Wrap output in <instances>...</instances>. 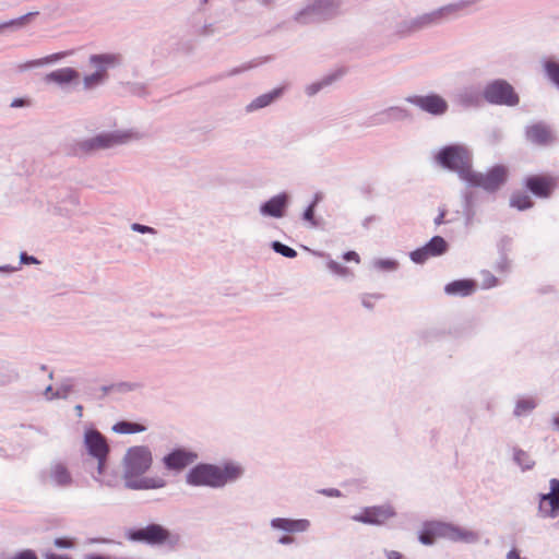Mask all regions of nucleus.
<instances>
[{
	"mask_svg": "<svg viewBox=\"0 0 559 559\" xmlns=\"http://www.w3.org/2000/svg\"><path fill=\"white\" fill-rule=\"evenodd\" d=\"M26 104V100L23 99V98H15L12 103H11V107L12 108H19V107H23L25 106Z\"/></svg>",
	"mask_w": 559,
	"mask_h": 559,
	"instance_id": "58",
	"label": "nucleus"
},
{
	"mask_svg": "<svg viewBox=\"0 0 559 559\" xmlns=\"http://www.w3.org/2000/svg\"><path fill=\"white\" fill-rule=\"evenodd\" d=\"M537 403L532 397H523L516 401L513 414L515 417H521L530 414L535 407Z\"/></svg>",
	"mask_w": 559,
	"mask_h": 559,
	"instance_id": "32",
	"label": "nucleus"
},
{
	"mask_svg": "<svg viewBox=\"0 0 559 559\" xmlns=\"http://www.w3.org/2000/svg\"><path fill=\"white\" fill-rule=\"evenodd\" d=\"M527 139L539 145L551 142L552 135L550 129L544 123H536L526 129Z\"/></svg>",
	"mask_w": 559,
	"mask_h": 559,
	"instance_id": "24",
	"label": "nucleus"
},
{
	"mask_svg": "<svg viewBox=\"0 0 559 559\" xmlns=\"http://www.w3.org/2000/svg\"><path fill=\"white\" fill-rule=\"evenodd\" d=\"M343 259L345 261H355L356 263L360 262V258L357 252L355 251H347L343 254Z\"/></svg>",
	"mask_w": 559,
	"mask_h": 559,
	"instance_id": "49",
	"label": "nucleus"
},
{
	"mask_svg": "<svg viewBox=\"0 0 559 559\" xmlns=\"http://www.w3.org/2000/svg\"><path fill=\"white\" fill-rule=\"evenodd\" d=\"M395 516V510L391 504L367 507L352 516V520L368 525H382Z\"/></svg>",
	"mask_w": 559,
	"mask_h": 559,
	"instance_id": "13",
	"label": "nucleus"
},
{
	"mask_svg": "<svg viewBox=\"0 0 559 559\" xmlns=\"http://www.w3.org/2000/svg\"><path fill=\"white\" fill-rule=\"evenodd\" d=\"M73 392V383L71 379H64L52 393V397L66 400Z\"/></svg>",
	"mask_w": 559,
	"mask_h": 559,
	"instance_id": "38",
	"label": "nucleus"
},
{
	"mask_svg": "<svg viewBox=\"0 0 559 559\" xmlns=\"http://www.w3.org/2000/svg\"><path fill=\"white\" fill-rule=\"evenodd\" d=\"M442 168L456 173L466 182L472 171V153L463 144H451L441 147L433 156Z\"/></svg>",
	"mask_w": 559,
	"mask_h": 559,
	"instance_id": "3",
	"label": "nucleus"
},
{
	"mask_svg": "<svg viewBox=\"0 0 559 559\" xmlns=\"http://www.w3.org/2000/svg\"><path fill=\"white\" fill-rule=\"evenodd\" d=\"M112 430L117 433H136L145 430V427L138 423L121 420L114 425Z\"/></svg>",
	"mask_w": 559,
	"mask_h": 559,
	"instance_id": "33",
	"label": "nucleus"
},
{
	"mask_svg": "<svg viewBox=\"0 0 559 559\" xmlns=\"http://www.w3.org/2000/svg\"><path fill=\"white\" fill-rule=\"evenodd\" d=\"M280 0H255V2L263 8H273Z\"/></svg>",
	"mask_w": 559,
	"mask_h": 559,
	"instance_id": "54",
	"label": "nucleus"
},
{
	"mask_svg": "<svg viewBox=\"0 0 559 559\" xmlns=\"http://www.w3.org/2000/svg\"><path fill=\"white\" fill-rule=\"evenodd\" d=\"M153 464V454L147 445H134L129 448L121 461L122 479L124 487L132 480L143 476Z\"/></svg>",
	"mask_w": 559,
	"mask_h": 559,
	"instance_id": "4",
	"label": "nucleus"
},
{
	"mask_svg": "<svg viewBox=\"0 0 559 559\" xmlns=\"http://www.w3.org/2000/svg\"><path fill=\"white\" fill-rule=\"evenodd\" d=\"M552 425L559 428V414L552 418Z\"/></svg>",
	"mask_w": 559,
	"mask_h": 559,
	"instance_id": "64",
	"label": "nucleus"
},
{
	"mask_svg": "<svg viewBox=\"0 0 559 559\" xmlns=\"http://www.w3.org/2000/svg\"><path fill=\"white\" fill-rule=\"evenodd\" d=\"M538 510L544 518L555 519L559 514V496L540 493Z\"/></svg>",
	"mask_w": 559,
	"mask_h": 559,
	"instance_id": "22",
	"label": "nucleus"
},
{
	"mask_svg": "<svg viewBox=\"0 0 559 559\" xmlns=\"http://www.w3.org/2000/svg\"><path fill=\"white\" fill-rule=\"evenodd\" d=\"M271 248L274 250V252H276L285 258L293 259V258L297 257V251L294 248H292L281 241H277V240L273 241L271 243Z\"/></svg>",
	"mask_w": 559,
	"mask_h": 559,
	"instance_id": "39",
	"label": "nucleus"
},
{
	"mask_svg": "<svg viewBox=\"0 0 559 559\" xmlns=\"http://www.w3.org/2000/svg\"><path fill=\"white\" fill-rule=\"evenodd\" d=\"M53 389L51 385H48L44 391V396L47 401L56 400V397H52Z\"/></svg>",
	"mask_w": 559,
	"mask_h": 559,
	"instance_id": "57",
	"label": "nucleus"
},
{
	"mask_svg": "<svg viewBox=\"0 0 559 559\" xmlns=\"http://www.w3.org/2000/svg\"><path fill=\"white\" fill-rule=\"evenodd\" d=\"M527 189L539 198H547L550 195L555 182L551 178L542 176H532L526 179Z\"/></svg>",
	"mask_w": 559,
	"mask_h": 559,
	"instance_id": "20",
	"label": "nucleus"
},
{
	"mask_svg": "<svg viewBox=\"0 0 559 559\" xmlns=\"http://www.w3.org/2000/svg\"><path fill=\"white\" fill-rule=\"evenodd\" d=\"M85 559H110V557L103 556V555H91V556H87Z\"/></svg>",
	"mask_w": 559,
	"mask_h": 559,
	"instance_id": "62",
	"label": "nucleus"
},
{
	"mask_svg": "<svg viewBox=\"0 0 559 559\" xmlns=\"http://www.w3.org/2000/svg\"><path fill=\"white\" fill-rule=\"evenodd\" d=\"M117 58L114 55H92L90 62L96 68L102 70V74L106 75L107 69L116 64Z\"/></svg>",
	"mask_w": 559,
	"mask_h": 559,
	"instance_id": "31",
	"label": "nucleus"
},
{
	"mask_svg": "<svg viewBox=\"0 0 559 559\" xmlns=\"http://www.w3.org/2000/svg\"><path fill=\"white\" fill-rule=\"evenodd\" d=\"M503 138V132L499 128H493L487 133V141L490 144H496Z\"/></svg>",
	"mask_w": 559,
	"mask_h": 559,
	"instance_id": "46",
	"label": "nucleus"
},
{
	"mask_svg": "<svg viewBox=\"0 0 559 559\" xmlns=\"http://www.w3.org/2000/svg\"><path fill=\"white\" fill-rule=\"evenodd\" d=\"M91 543L92 544H96V543L111 544L112 540L111 539H107V538H93V539H91Z\"/></svg>",
	"mask_w": 559,
	"mask_h": 559,
	"instance_id": "61",
	"label": "nucleus"
},
{
	"mask_svg": "<svg viewBox=\"0 0 559 559\" xmlns=\"http://www.w3.org/2000/svg\"><path fill=\"white\" fill-rule=\"evenodd\" d=\"M386 559H404L403 555L395 550L386 551Z\"/></svg>",
	"mask_w": 559,
	"mask_h": 559,
	"instance_id": "56",
	"label": "nucleus"
},
{
	"mask_svg": "<svg viewBox=\"0 0 559 559\" xmlns=\"http://www.w3.org/2000/svg\"><path fill=\"white\" fill-rule=\"evenodd\" d=\"M320 492L328 497H340L342 495L341 491L335 488L322 489Z\"/></svg>",
	"mask_w": 559,
	"mask_h": 559,
	"instance_id": "51",
	"label": "nucleus"
},
{
	"mask_svg": "<svg viewBox=\"0 0 559 559\" xmlns=\"http://www.w3.org/2000/svg\"><path fill=\"white\" fill-rule=\"evenodd\" d=\"M341 4V0H313L294 14V21L309 24L332 14Z\"/></svg>",
	"mask_w": 559,
	"mask_h": 559,
	"instance_id": "10",
	"label": "nucleus"
},
{
	"mask_svg": "<svg viewBox=\"0 0 559 559\" xmlns=\"http://www.w3.org/2000/svg\"><path fill=\"white\" fill-rule=\"evenodd\" d=\"M270 526L272 530L287 534H299L307 532L311 523L307 519L274 518L270 521Z\"/></svg>",
	"mask_w": 559,
	"mask_h": 559,
	"instance_id": "18",
	"label": "nucleus"
},
{
	"mask_svg": "<svg viewBox=\"0 0 559 559\" xmlns=\"http://www.w3.org/2000/svg\"><path fill=\"white\" fill-rule=\"evenodd\" d=\"M341 78V73H331L325 76H323L321 80L310 83L305 87V93L312 97L317 95L319 92H321L323 88L329 87L332 85L336 80Z\"/></svg>",
	"mask_w": 559,
	"mask_h": 559,
	"instance_id": "28",
	"label": "nucleus"
},
{
	"mask_svg": "<svg viewBox=\"0 0 559 559\" xmlns=\"http://www.w3.org/2000/svg\"><path fill=\"white\" fill-rule=\"evenodd\" d=\"M45 559H70L66 556H61V555H58V554H55V552H47L45 555Z\"/></svg>",
	"mask_w": 559,
	"mask_h": 559,
	"instance_id": "59",
	"label": "nucleus"
},
{
	"mask_svg": "<svg viewBox=\"0 0 559 559\" xmlns=\"http://www.w3.org/2000/svg\"><path fill=\"white\" fill-rule=\"evenodd\" d=\"M512 461L522 473L533 471L536 465L532 454L519 447L512 449Z\"/></svg>",
	"mask_w": 559,
	"mask_h": 559,
	"instance_id": "25",
	"label": "nucleus"
},
{
	"mask_svg": "<svg viewBox=\"0 0 559 559\" xmlns=\"http://www.w3.org/2000/svg\"><path fill=\"white\" fill-rule=\"evenodd\" d=\"M126 536L131 542L145 543L148 545H167L171 548L178 546L181 540L178 533L170 532L155 523L141 528L128 530Z\"/></svg>",
	"mask_w": 559,
	"mask_h": 559,
	"instance_id": "5",
	"label": "nucleus"
},
{
	"mask_svg": "<svg viewBox=\"0 0 559 559\" xmlns=\"http://www.w3.org/2000/svg\"><path fill=\"white\" fill-rule=\"evenodd\" d=\"M444 217H445V211L444 210H440L438 216L433 221L435 225L439 226V225H441L443 223L452 222L451 219L450 221H444Z\"/></svg>",
	"mask_w": 559,
	"mask_h": 559,
	"instance_id": "52",
	"label": "nucleus"
},
{
	"mask_svg": "<svg viewBox=\"0 0 559 559\" xmlns=\"http://www.w3.org/2000/svg\"><path fill=\"white\" fill-rule=\"evenodd\" d=\"M320 194H316L312 202L302 212V221L307 224V227L309 228H318L321 225L320 219L316 217V206L320 202Z\"/></svg>",
	"mask_w": 559,
	"mask_h": 559,
	"instance_id": "30",
	"label": "nucleus"
},
{
	"mask_svg": "<svg viewBox=\"0 0 559 559\" xmlns=\"http://www.w3.org/2000/svg\"><path fill=\"white\" fill-rule=\"evenodd\" d=\"M442 538L453 543L476 544L480 536L466 527L442 521H427L423 524L418 539L423 545L431 546L436 539Z\"/></svg>",
	"mask_w": 559,
	"mask_h": 559,
	"instance_id": "2",
	"label": "nucleus"
},
{
	"mask_svg": "<svg viewBox=\"0 0 559 559\" xmlns=\"http://www.w3.org/2000/svg\"><path fill=\"white\" fill-rule=\"evenodd\" d=\"M449 250V243L441 236H433L425 246L412 251L409 258L414 263L423 264L429 258L440 257Z\"/></svg>",
	"mask_w": 559,
	"mask_h": 559,
	"instance_id": "14",
	"label": "nucleus"
},
{
	"mask_svg": "<svg viewBox=\"0 0 559 559\" xmlns=\"http://www.w3.org/2000/svg\"><path fill=\"white\" fill-rule=\"evenodd\" d=\"M71 53H72L71 51L56 52V53L49 55V56L40 58V59L28 61V62L24 63L23 66H21L20 69L26 70V69H32V68H37V67H43L46 64L55 63V62L61 60L62 58L70 56Z\"/></svg>",
	"mask_w": 559,
	"mask_h": 559,
	"instance_id": "29",
	"label": "nucleus"
},
{
	"mask_svg": "<svg viewBox=\"0 0 559 559\" xmlns=\"http://www.w3.org/2000/svg\"><path fill=\"white\" fill-rule=\"evenodd\" d=\"M326 267L334 274L341 276V277H349L352 276V272L347 266L342 265L341 263L329 260L326 263Z\"/></svg>",
	"mask_w": 559,
	"mask_h": 559,
	"instance_id": "40",
	"label": "nucleus"
},
{
	"mask_svg": "<svg viewBox=\"0 0 559 559\" xmlns=\"http://www.w3.org/2000/svg\"><path fill=\"white\" fill-rule=\"evenodd\" d=\"M53 545L60 549H70L74 547V540L68 537H58L53 540Z\"/></svg>",
	"mask_w": 559,
	"mask_h": 559,
	"instance_id": "44",
	"label": "nucleus"
},
{
	"mask_svg": "<svg viewBox=\"0 0 559 559\" xmlns=\"http://www.w3.org/2000/svg\"><path fill=\"white\" fill-rule=\"evenodd\" d=\"M475 211L472 207V198L469 194L465 195V204H464V217H465V226L469 227L474 223Z\"/></svg>",
	"mask_w": 559,
	"mask_h": 559,
	"instance_id": "41",
	"label": "nucleus"
},
{
	"mask_svg": "<svg viewBox=\"0 0 559 559\" xmlns=\"http://www.w3.org/2000/svg\"><path fill=\"white\" fill-rule=\"evenodd\" d=\"M399 266V261L394 259H376L371 262V267L379 272H395Z\"/></svg>",
	"mask_w": 559,
	"mask_h": 559,
	"instance_id": "34",
	"label": "nucleus"
},
{
	"mask_svg": "<svg viewBox=\"0 0 559 559\" xmlns=\"http://www.w3.org/2000/svg\"><path fill=\"white\" fill-rule=\"evenodd\" d=\"M166 486V481L162 477H143L140 476L136 480L128 484V489L131 490H147L159 489Z\"/></svg>",
	"mask_w": 559,
	"mask_h": 559,
	"instance_id": "26",
	"label": "nucleus"
},
{
	"mask_svg": "<svg viewBox=\"0 0 559 559\" xmlns=\"http://www.w3.org/2000/svg\"><path fill=\"white\" fill-rule=\"evenodd\" d=\"M476 290V283L473 280H456L445 285L444 292L450 296L466 297Z\"/></svg>",
	"mask_w": 559,
	"mask_h": 559,
	"instance_id": "23",
	"label": "nucleus"
},
{
	"mask_svg": "<svg viewBox=\"0 0 559 559\" xmlns=\"http://www.w3.org/2000/svg\"><path fill=\"white\" fill-rule=\"evenodd\" d=\"M271 59V57H263L259 60H252V61H248V62H245L242 63L241 66L239 67H236V68H233L231 70H229L226 75L227 76H234V75H238L240 73H243L246 71H249L255 67H258L259 64H262L264 62H267L269 60Z\"/></svg>",
	"mask_w": 559,
	"mask_h": 559,
	"instance_id": "35",
	"label": "nucleus"
},
{
	"mask_svg": "<svg viewBox=\"0 0 559 559\" xmlns=\"http://www.w3.org/2000/svg\"><path fill=\"white\" fill-rule=\"evenodd\" d=\"M481 275V288L489 289L498 285V278L489 271L484 270L480 272Z\"/></svg>",
	"mask_w": 559,
	"mask_h": 559,
	"instance_id": "43",
	"label": "nucleus"
},
{
	"mask_svg": "<svg viewBox=\"0 0 559 559\" xmlns=\"http://www.w3.org/2000/svg\"><path fill=\"white\" fill-rule=\"evenodd\" d=\"M84 444L93 457L107 459L109 447L106 438L98 430L87 429L84 433Z\"/></svg>",
	"mask_w": 559,
	"mask_h": 559,
	"instance_id": "17",
	"label": "nucleus"
},
{
	"mask_svg": "<svg viewBox=\"0 0 559 559\" xmlns=\"http://www.w3.org/2000/svg\"><path fill=\"white\" fill-rule=\"evenodd\" d=\"M17 270H19V267L11 266V265L0 266V272H5V273H12V272H15Z\"/></svg>",
	"mask_w": 559,
	"mask_h": 559,
	"instance_id": "60",
	"label": "nucleus"
},
{
	"mask_svg": "<svg viewBox=\"0 0 559 559\" xmlns=\"http://www.w3.org/2000/svg\"><path fill=\"white\" fill-rule=\"evenodd\" d=\"M406 102L433 116L443 115L448 110L447 100L437 94L408 96Z\"/></svg>",
	"mask_w": 559,
	"mask_h": 559,
	"instance_id": "15",
	"label": "nucleus"
},
{
	"mask_svg": "<svg viewBox=\"0 0 559 559\" xmlns=\"http://www.w3.org/2000/svg\"><path fill=\"white\" fill-rule=\"evenodd\" d=\"M20 263L21 264H38L39 261L35 257L28 255L26 252H21L20 253Z\"/></svg>",
	"mask_w": 559,
	"mask_h": 559,
	"instance_id": "47",
	"label": "nucleus"
},
{
	"mask_svg": "<svg viewBox=\"0 0 559 559\" xmlns=\"http://www.w3.org/2000/svg\"><path fill=\"white\" fill-rule=\"evenodd\" d=\"M462 3L449 4L428 13L420 14L404 22L405 29L409 33L418 32L425 28L439 25L447 21L450 15L456 13Z\"/></svg>",
	"mask_w": 559,
	"mask_h": 559,
	"instance_id": "7",
	"label": "nucleus"
},
{
	"mask_svg": "<svg viewBox=\"0 0 559 559\" xmlns=\"http://www.w3.org/2000/svg\"><path fill=\"white\" fill-rule=\"evenodd\" d=\"M198 459L199 454L195 451L179 447L173 449L170 452L164 455L162 463L167 471L180 473L188 466L195 463Z\"/></svg>",
	"mask_w": 559,
	"mask_h": 559,
	"instance_id": "12",
	"label": "nucleus"
},
{
	"mask_svg": "<svg viewBox=\"0 0 559 559\" xmlns=\"http://www.w3.org/2000/svg\"><path fill=\"white\" fill-rule=\"evenodd\" d=\"M550 491L548 493H552L559 496V479L552 478L549 481Z\"/></svg>",
	"mask_w": 559,
	"mask_h": 559,
	"instance_id": "50",
	"label": "nucleus"
},
{
	"mask_svg": "<svg viewBox=\"0 0 559 559\" xmlns=\"http://www.w3.org/2000/svg\"><path fill=\"white\" fill-rule=\"evenodd\" d=\"M379 116L381 117V123L404 121L411 118L409 111L406 108L399 106L388 107L380 111Z\"/></svg>",
	"mask_w": 559,
	"mask_h": 559,
	"instance_id": "27",
	"label": "nucleus"
},
{
	"mask_svg": "<svg viewBox=\"0 0 559 559\" xmlns=\"http://www.w3.org/2000/svg\"><path fill=\"white\" fill-rule=\"evenodd\" d=\"M508 168L503 165H496L487 173H479L472 169L466 183L471 187H479L488 192L498 190L507 180Z\"/></svg>",
	"mask_w": 559,
	"mask_h": 559,
	"instance_id": "9",
	"label": "nucleus"
},
{
	"mask_svg": "<svg viewBox=\"0 0 559 559\" xmlns=\"http://www.w3.org/2000/svg\"><path fill=\"white\" fill-rule=\"evenodd\" d=\"M43 481L53 488H69L73 484V476L66 463L52 461L40 473Z\"/></svg>",
	"mask_w": 559,
	"mask_h": 559,
	"instance_id": "11",
	"label": "nucleus"
},
{
	"mask_svg": "<svg viewBox=\"0 0 559 559\" xmlns=\"http://www.w3.org/2000/svg\"><path fill=\"white\" fill-rule=\"evenodd\" d=\"M96 460H97L96 472H97V475L100 476L105 472V466H106V460L107 459H96Z\"/></svg>",
	"mask_w": 559,
	"mask_h": 559,
	"instance_id": "55",
	"label": "nucleus"
},
{
	"mask_svg": "<svg viewBox=\"0 0 559 559\" xmlns=\"http://www.w3.org/2000/svg\"><path fill=\"white\" fill-rule=\"evenodd\" d=\"M483 96L492 105L513 107L520 102L512 85L500 79L488 83L483 91Z\"/></svg>",
	"mask_w": 559,
	"mask_h": 559,
	"instance_id": "8",
	"label": "nucleus"
},
{
	"mask_svg": "<svg viewBox=\"0 0 559 559\" xmlns=\"http://www.w3.org/2000/svg\"><path fill=\"white\" fill-rule=\"evenodd\" d=\"M80 76L79 72L73 68H61L47 73L44 78V82L47 84L53 83L58 86H66L78 80Z\"/></svg>",
	"mask_w": 559,
	"mask_h": 559,
	"instance_id": "19",
	"label": "nucleus"
},
{
	"mask_svg": "<svg viewBox=\"0 0 559 559\" xmlns=\"http://www.w3.org/2000/svg\"><path fill=\"white\" fill-rule=\"evenodd\" d=\"M133 139H139L138 133L132 131L103 132L93 138L84 139L76 144L78 153H93L99 150L110 148L126 144Z\"/></svg>",
	"mask_w": 559,
	"mask_h": 559,
	"instance_id": "6",
	"label": "nucleus"
},
{
	"mask_svg": "<svg viewBox=\"0 0 559 559\" xmlns=\"http://www.w3.org/2000/svg\"><path fill=\"white\" fill-rule=\"evenodd\" d=\"M545 70L548 78L559 87V64L555 61H547Z\"/></svg>",
	"mask_w": 559,
	"mask_h": 559,
	"instance_id": "42",
	"label": "nucleus"
},
{
	"mask_svg": "<svg viewBox=\"0 0 559 559\" xmlns=\"http://www.w3.org/2000/svg\"><path fill=\"white\" fill-rule=\"evenodd\" d=\"M74 411H75L78 417H82V412H83L82 405H80V404L75 405Z\"/></svg>",
	"mask_w": 559,
	"mask_h": 559,
	"instance_id": "63",
	"label": "nucleus"
},
{
	"mask_svg": "<svg viewBox=\"0 0 559 559\" xmlns=\"http://www.w3.org/2000/svg\"><path fill=\"white\" fill-rule=\"evenodd\" d=\"M243 474V467L231 461L223 464L198 463L189 469L185 480L191 487L221 489L238 481Z\"/></svg>",
	"mask_w": 559,
	"mask_h": 559,
	"instance_id": "1",
	"label": "nucleus"
},
{
	"mask_svg": "<svg viewBox=\"0 0 559 559\" xmlns=\"http://www.w3.org/2000/svg\"><path fill=\"white\" fill-rule=\"evenodd\" d=\"M290 202V194L288 192H281L263 202L259 207V212L264 217L282 218L286 215Z\"/></svg>",
	"mask_w": 559,
	"mask_h": 559,
	"instance_id": "16",
	"label": "nucleus"
},
{
	"mask_svg": "<svg viewBox=\"0 0 559 559\" xmlns=\"http://www.w3.org/2000/svg\"><path fill=\"white\" fill-rule=\"evenodd\" d=\"M295 542L294 537L289 536V534L286 533V535H283L278 538L277 543L281 545H292Z\"/></svg>",
	"mask_w": 559,
	"mask_h": 559,
	"instance_id": "53",
	"label": "nucleus"
},
{
	"mask_svg": "<svg viewBox=\"0 0 559 559\" xmlns=\"http://www.w3.org/2000/svg\"><path fill=\"white\" fill-rule=\"evenodd\" d=\"M496 270L499 272H507L509 270V261L507 257L502 255L496 265Z\"/></svg>",
	"mask_w": 559,
	"mask_h": 559,
	"instance_id": "48",
	"label": "nucleus"
},
{
	"mask_svg": "<svg viewBox=\"0 0 559 559\" xmlns=\"http://www.w3.org/2000/svg\"><path fill=\"white\" fill-rule=\"evenodd\" d=\"M284 87H276L271 92L259 95L246 106V111L253 112L272 105L282 97Z\"/></svg>",
	"mask_w": 559,
	"mask_h": 559,
	"instance_id": "21",
	"label": "nucleus"
},
{
	"mask_svg": "<svg viewBox=\"0 0 559 559\" xmlns=\"http://www.w3.org/2000/svg\"><path fill=\"white\" fill-rule=\"evenodd\" d=\"M510 205L520 211H524L532 207L533 202L530 195L525 193H514L510 199Z\"/></svg>",
	"mask_w": 559,
	"mask_h": 559,
	"instance_id": "36",
	"label": "nucleus"
},
{
	"mask_svg": "<svg viewBox=\"0 0 559 559\" xmlns=\"http://www.w3.org/2000/svg\"><path fill=\"white\" fill-rule=\"evenodd\" d=\"M130 228H131V230H133L135 233H140V234H151V235L157 234L155 228L146 226V225H142L140 223L131 224Z\"/></svg>",
	"mask_w": 559,
	"mask_h": 559,
	"instance_id": "45",
	"label": "nucleus"
},
{
	"mask_svg": "<svg viewBox=\"0 0 559 559\" xmlns=\"http://www.w3.org/2000/svg\"><path fill=\"white\" fill-rule=\"evenodd\" d=\"M106 75L102 74V70H96L94 73L88 74L83 80L85 90H92L104 83Z\"/></svg>",
	"mask_w": 559,
	"mask_h": 559,
	"instance_id": "37",
	"label": "nucleus"
}]
</instances>
